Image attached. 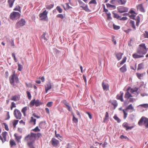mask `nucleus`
Instances as JSON below:
<instances>
[{"label": "nucleus", "instance_id": "obj_53", "mask_svg": "<svg viewBox=\"0 0 148 148\" xmlns=\"http://www.w3.org/2000/svg\"><path fill=\"white\" fill-rule=\"evenodd\" d=\"M89 4H93L96 5L97 4V2H96V0H91L89 2Z\"/></svg>", "mask_w": 148, "mask_h": 148}, {"label": "nucleus", "instance_id": "obj_2", "mask_svg": "<svg viewBox=\"0 0 148 148\" xmlns=\"http://www.w3.org/2000/svg\"><path fill=\"white\" fill-rule=\"evenodd\" d=\"M36 134L31 133L25 138V140L27 143L34 142L36 138Z\"/></svg>", "mask_w": 148, "mask_h": 148}, {"label": "nucleus", "instance_id": "obj_9", "mask_svg": "<svg viewBox=\"0 0 148 148\" xmlns=\"http://www.w3.org/2000/svg\"><path fill=\"white\" fill-rule=\"evenodd\" d=\"M14 114L16 119H21V114L19 110L17 109L15 110L14 112Z\"/></svg>", "mask_w": 148, "mask_h": 148}, {"label": "nucleus", "instance_id": "obj_51", "mask_svg": "<svg viewBox=\"0 0 148 148\" xmlns=\"http://www.w3.org/2000/svg\"><path fill=\"white\" fill-rule=\"evenodd\" d=\"M78 2L80 5V7L81 8L82 6H84L86 5L80 0H79Z\"/></svg>", "mask_w": 148, "mask_h": 148}, {"label": "nucleus", "instance_id": "obj_42", "mask_svg": "<svg viewBox=\"0 0 148 148\" xmlns=\"http://www.w3.org/2000/svg\"><path fill=\"white\" fill-rule=\"evenodd\" d=\"M114 14V17L115 18H116L118 19H120L121 16H119L118 14H117L114 13H113Z\"/></svg>", "mask_w": 148, "mask_h": 148}, {"label": "nucleus", "instance_id": "obj_63", "mask_svg": "<svg viewBox=\"0 0 148 148\" xmlns=\"http://www.w3.org/2000/svg\"><path fill=\"white\" fill-rule=\"evenodd\" d=\"M14 10L16 11H20V7L18 6V7H17L16 8H14Z\"/></svg>", "mask_w": 148, "mask_h": 148}, {"label": "nucleus", "instance_id": "obj_22", "mask_svg": "<svg viewBox=\"0 0 148 148\" xmlns=\"http://www.w3.org/2000/svg\"><path fill=\"white\" fill-rule=\"evenodd\" d=\"M128 110H132L133 111H135V110L134 109L133 107V106L132 104H130L125 109V110L127 111Z\"/></svg>", "mask_w": 148, "mask_h": 148}, {"label": "nucleus", "instance_id": "obj_20", "mask_svg": "<svg viewBox=\"0 0 148 148\" xmlns=\"http://www.w3.org/2000/svg\"><path fill=\"white\" fill-rule=\"evenodd\" d=\"M20 97L19 96L16 95H15L14 96H12L11 98V100L14 101H17L19 100Z\"/></svg>", "mask_w": 148, "mask_h": 148}, {"label": "nucleus", "instance_id": "obj_35", "mask_svg": "<svg viewBox=\"0 0 148 148\" xmlns=\"http://www.w3.org/2000/svg\"><path fill=\"white\" fill-rule=\"evenodd\" d=\"M27 110V108L26 107H24L21 110L22 112L23 113L24 115L25 116V112Z\"/></svg>", "mask_w": 148, "mask_h": 148}, {"label": "nucleus", "instance_id": "obj_32", "mask_svg": "<svg viewBox=\"0 0 148 148\" xmlns=\"http://www.w3.org/2000/svg\"><path fill=\"white\" fill-rule=\"evenodd\" d=\"M106 6L107 8H112L114 9L116 8V6L114 5H110L109 3H108L106 4Z\"/></svg>", "mask_w": 148, "mask_h": 148}, {"label": "nucleus", "instance_id": "obj_16", "mask_svg": "<svg viewBox=\"0 0 148 148\" xmlns=\"http://www.w3.org/2000/svg\"><path fill=\"white\" fill-rule=\"evenodd\" d=\"M123 93L122 92H120V95H117L116 98L117 99L120 100L121 101L123 102Z\"/></svg>", "mask_w": 148, "mask_h": 148}, {"label": "nucleus", "instance_id": "obj_60", "mask_svg": "<svg viewBox=\"0 0 148 148\" xmlns=\"http://www.w3.org/2000/svg\"><path fill=\"white\" fill-rule=\"evenodd\" d=\"M12 57H13L14 58V60L16 62L17 61V60L16 58L15 54L14 53H12Z\"/></svg>", "mask_w": 148, "mask_h": 148}, {"label": "nucleus", "instance_id": "obj_45", "mask_svg": "<svg viewBox=\"0 0 148 148\" xmlns=\"http://www.w3.org/2000/svg\"><path fill=\"white\" fill-rule=\"evenodd\" d=\"M56 9L60 13H61L62 12V10L59 6L57 7Z\"/></svg>", "mask_w": 148, "mask_h": 148}, {"label": "nucleus", "instance_id": "obj_41", "mask_svg": "<svg viewBox=\"0 0 148 148\" xmlns=\"http://www.w3.org/2000/svg\"><path fill=\"white\" fill-rule=\"evenodd\" d=\"M32 130L35 132H39L40 131V130L38 128V126H36L34 129H32Z\"/></svg>", "mask_w": 148, "mask_h": 148}, {"label": "nucleus", "instance_id": "obj_17", "mask_svg": "<svg viewBox=\"0 0 148 148\" xmlns=\"http://www.w3.org/2000/svg\"><path fill=\"white\" fill-rule=\"evenodd\" d=\"M133 58H141L143 57L144 56L138 54L137 53L133 54L132 55Z\"/></svg>", "mask_w": 148, "mask_h": 148}, {"label": "nucleus", "instance_id": "obj_4", "mask_svg": "<svg viewBox=\"0 0 148 148\" xmlns=\"http://www.w3.org/2000/svg\"><path fill=\"white\" fill-rule=\"evenodd\" d=\"M20 14L18 12H13L10 15V18L12 20L17 19L20 16Z\"/></svg>", "mask_w": 148, "mask_h": 148}, {"label": "nucleus", "instance_id": "obj_39", "mask_svg": "<svg viewBox=\"0 0 148 148\" xmlns=\"http://www.w3.org/2000/svg\"><path fill=\"white\" fill-rule=\"evenodd\" d=\"M10 145L11 147L16 145V144L13 140H10Z\"/></svg>", "mask_w": 148, "mask_h": 148}, {"label": "nucleus", "instance_id": "obj_50", "mask_svg": "<svg viewBox=\"0 0 148 148\" xmlns=\"http://www.w3.org/2000/svg\"><path fill=\"white\" fill-rule=\"evenodd\" d=\"M27 93L28 99L29 100H31V95L30 92L28 91H27Z\"/></svg>", "mask_w": 148, "mask_h": 148}, {"label": "nucleus", "instance_id": "obj_58", "mask_svg": "<svg viewBox=\"0 0 148 148\" xmlns=\"http://www.w3.org/2000/svg\"><path fill=\"white\" fill-rule=\"evenodd\" d=\"M57 17L58 18H60L62 19H63L64 18V16L63 15V14H58L57 16Z\"/></svg>", "mask_w": 148, "mask_h": 148}, {"label": "nucleus", "instance_id": "obj_13", "mask_svg": "<svg viewBox=\"0 0 148 148\" xmlns=\"http://www.w3.org/2000/svg\"><path fill=\"white\" fill-rule=\"evenodd\" d=\"M122 126L123 127L125 128L126 130H131L134 128V126H133L130 127L129 126L127 122H124L123 123L122 125Z\"/></svg>", "mask_w": 148, "mask_h": 148}, {"label": "nucleus", "instance_id": "obj_52", "mask_svg": "<svg viewBox=\"0 0 148 148\" xmlns=\"http://www.w3.org/2000/svg\"><path fill=\"white\" fill-rule=\"evenodd\" d=\"M18 70L19 71H21L23 69L22 65L19 63H18Z\"/></svg>", "mask_w": 148, "mask_h": 148}, {"label": "nucleus", "instance_id": "obj_14", "mask_svg": "<svg viewBox=\"0 0 148 148\" xmlns=\"http://www.w3.org/2000/svg\"><path fill=\"white\" fill-rule=\"evenodd\" d=\"M45 88L46 92L47 93L48 91L51 88V84L49 82L47 83L45 85Z\"/></svg>", "mask_w": 148, "mask_h": 148}, {"label": "nucleus", "instance_id": "obj_19", "mask_svg": "<svg viewBox=\"0 0 148 148\" xmlns=\"http://www.w3.org/2000/svg\"><path fill=\"white\" fill-rule=\"evenodd\" d=\"M129 89H127V91L126 93H125V98H127V99H128L130 97H132V95L129 92Z\"/></svg>", "mask_w": 148, "mask_h": 148}, {"label": "nucleus", "instance_id": "obj_40", "mask_svg": "<svg viewBox=\"0 0 148 148\" xmlns=\"http://www.w3.org/2000/svg\"><path fill=\"white\" fill-rule=\"evenodd\" d=\"M140 106H141L145 108H148V104L145 103L142 104H140V105L139 106H138V107H139Z\"/></svg>", "mask_w": 148, "mask_h": 148}, {"label": "nucleus", "instance_id": "obj_12", "mask_svg": "<svg viewBox=\"0 0 148 148\" xmlns=\"http://www.w3.org/2000/svg\"><path fill=\"white\" fill-rule=\"evenodd\" d=\"M50 142L52 145L54 146H57L59 143V141L54 138H52Z\"/></svg>", "mask_w": 148, "mask_h": 148}, {"label": "nucleus", "instance_id": "obj_6", "mask_svg": "<svg viewBox=\"0 0 148 148\" xmlns=\"http://www.w3.org/2000/svg\"><path fill=\"white\" fill-rule=\"evenodd\" d=\"M25 21L23 18H21L18 22H17L16 24V27L18 28L20 27H22L24 25L25 23Z\"/></svg>", "mask_w": 148, "mask_h": 148}, {"label": "nucleus", "instance_id": "obj_5", "mask_svg": "<svg viewBox=\"0 0 148 148\" xmlns=\"http://www.w3.org/2000/svg\"><path fill=\"white\" fill-rule=\"evenodd\" d=\"M48 12L45 10L42 13L40 14L39 16L41 20L46 21L47 20V14Z\"/></svg>", "mask_w": 148, "mask_h": 148}, {"label": "nucleus", "instance_id": "obj_28", "mask_svg": "<svg viewBox=\"0 0 148 148\" xmlns=\"http://www.w3.org/2000/svg\"><path fill=\"white\" fill-rule=\"evenodd\" d=\"M145 73L144 74V73L140 74V73H137L136 74V75L138 77V79H141V77H143L144 76V75H145Z\"/></svg>", "mask_w": 148, "mask_h": 148}, {"label": "nucleus", "instance_id": "obj_27", "mask_svg": "<svg viewBox=\"0 0 148 148\" xmlns=\"http://www.w3.org/2000/svg\"><path fill=\"white\" fill-rule=\"evenodd\" d=\"M34 143V142L27 143V145L30 148H35L33 145Z\"/></svg>", "mask_w": 148, "mask_h": 148}, {"label": "nucleus", "instance_id": "obj_46", "mask_svg": "<svg viewBox=\"0 0 148 148\" xmlns=\"http://www.w3.org/2000/svg\"><path fill=\"white\" fill-rule=\"evenodd\" d=\"M127 58L126 57H125L120 62V64L122 65L125 62Z\"/></svg>", "mask_w": 148, "mask_h": 148}, {"label": "nucleus", "instance_id": "obj_21", "mask_svg": "<svg viewBox=\"0 0 148 148\" xmlns=\"http://www.w3.org/2000/svg\"><path fill=\"white\" fill-rule=\"evenodd\" d=\"M14 136L16 140L17 141L18 143L20 142V139L21 138V136H18L17 134H14Z\"/></svg>", "mask_w": 148, "mask_h": 148}, {"label": "nucleus", "instance_id": "obj_43", "mask_svg": "<svg viewBox=\"0 0 148 148\" xmlns=\"http://www.w3.org/2000/svg\"><path fill=\"white\" fill-rule=\"evenodd\" d=\"M122 111L124 114V119H125L127 117V113L125 112L126 111L125 110L123 109Z\"/></svg>", "mask_w": 148, "mask_h": 148}, {"label": "nucleus", "instance_id": "obj_47", "mask_svg": "<svg viewBox=\"0 0 148 148\" xmlns=\"http://www.w3.org/2000/svg\"><path fill=\"white\" fill-rule=\"evenodd\" d=\"M18 121V120H14L13 122V125L14 127H16V125L17 124Z\"/></svg>", "mask_w": 148, "mask_h": 148}, {"label": "nucleus", "instance_id": "obj_57", "mask_svg": "<svg viewBox=\"0 0 148 148\" xmlns=\"http://www.w3.org/2000/svg\"><path fill=\"white\" fill-rule=\"evenodd\" d=\"M106 14L107 16V18L108 19L112 18L111 16V14L110 12H108V13H107Z\"/></svg>", "mask_w": 148, "mask_h": 148}, {"label": "nucleus", "instance_id": "obj_3", "mask_svg": "<svg viewBox=\"0 0 148 148\" xmlns=\"http://www.w3.org/2000/svg\"><path fill=\"white\" fill-rule=\"evenodd\" d=\"M143 122H144V124L145 127L148 128V119L145 116H142L138 121V124L140 125Z\"/></svg>", "mask_w": 148, "mask_h": 148}, {"label": "nucleus", "instance_id": "obj_54", "mask_svg": "<svg viewBox=\"0 0 148 148\" xmlns=\"http://www.w3.org/2000/svg\"><path fill=\"white\" fill-rule=\"evenodd\" d=\"M53 102L52 101H50L48 102L47 104V106L48 107H51L52 106Z\"/></svg>", "mask_w": 148, "mask_h": 148}, {"label": "nucleus", "instance_id": "obj_49", "mask_svg": "<svg viewBox=\"0 0 148 148\" xmlns=\"http://www.w3.org/2000/svg\"><path fill=\"white\" fill-rule=\"evenodd\" d=\"M143 65L142 63H140L138 65V70H140L143 68Z\"/></svg>", "mask_w": 148, "mask_h": 148}, {"label": "nucleus", "instance_id": "obj_7", "mask_svg": "<svg viewBox=\"0 0 148 148\" xmlns=\"http://www.w3.org/2000/svg\"><path fill=\"white\" fill-rule=\"evenodd\" d=\"M30 105L32 106L34 105L36 107L42 104V103L40 102L39 100L37 99L35 100V99L31 101L30 103Z\"/></svg>", "mask_w": 148, "mask_h": 148}, {"label": "nucleus", "instance_id": "obj_36", "mask_svg": "<svg viewBox=\"0 0 148 148\" xmlns=\"http://www.w3.org/2000/svg\"><path fill=\"white\" fill-rule=\"evenodd\" d=\"M113 118L116 121H117L118 123H119L121 122V120L116 115H114Z\"/></svg>", "mask_w": 148, "mask_h": 148}, {"label": "nucleus", "instance_id": "obj_25", "mask_svg": "<svg viewBox=\"0 0 148 148\" xmlns=\"http://www.w3.org/2000/svg\"><path fill=\"white\" fill-rule=\"evenodd\" d=\"M7 132H3L2 134V135L3 136V142L6 141V137L7 135Z\"/></svg>", "mask_w": 148, "mask_h": 148}, {"label": "nucleus", "instance_id": "obj_38", "mask_svg": "<svg viewBox=\"0 0 148 148\" xmlns=\"http://www.w3.org/2000/svg\"><path fill=\"white\" fill-rule=\"evenodd\" d=\"M47 34L46 33H44L41 36V38L42 39H44L45 40H47V39L45 37V36Z\"/></svg>", "mask_w": 148, "mask_h": 148}, {"label": "nucleus", "instance_id": "obj_31", "mask_svg": "<svg viewBox=\"0 0 148 148\" xmlns=\"http://www.w3.org/2000/svg\"><path fill=\"white\" fill-rule=\"evenodd\" d=\"M138 89V88L136 87L131 88V89L130 92L132 93H134V92H137Z\"/></svg>", "mask_w": 148, "mask_h": 148}, {"label": "nucleus", "instance_id": "obj_18", "mask_svg": "<svg viewBox=\"0 0 148 148\" xmlns=\"http://www.w3.org/2000/svg\"><path fill=\"white\" fill-rule=\"evenodd\" d=\"M137 8L138 10L142 12H145V10L142 4H139L137 6Z\"/></svg>", "mask_w": 148, "mask_h": 148}, {"label": "nucleus", "instance_id": "obj_10", "mask_svg": "<svg viewBox=\"0 0 148 148\" xmlns=\"http://www.w3.org/2000/svg\"><path fill=\"white\" fill-rule=\"evenodd\" d=\"M127 2L126 0H111L110 2L113 4H115L118 2L119 4L123 5L125 4Z\"/></svg>", "mask_w": 148, "mask_h": 148}, {"label": "nucleus", "instance_id": "obj_55", "mask_svg": "<svg viewBox=\"0 0 148 148\" xmlns=\"http://www.w3.org/2000/svg\"><path fill=\"white\" fill-rule=\"evenodd\" d=\"M73 121L75 123H77L78 121V119L76 118L74 115L73 116Z\"/></svg>", "mask_w": 148, "mask_h": 148}, {"label": "nucleus", "instance_id": "obj_15", "mask_svg": "<svg viewBox=\"0 0 148 148\" xmlns=\"http://www.w3.org/2000/svg\"><path fill=\"white\" fill-rule=\"evenodd\" d=\"M102 86L104 90L106 91L109 90V85L107 83H105L103 82L102 83Z\"/></svg>", "mask_w": 148, "mask_h": 148}, {"label": "nucleus", "instance_id": "obj_23", "mask_svg": "<svg viewBox=\"0 0 148 148\" xmlns=\"http://www.w3.org/2000/svg\"><path fill=\"white\" fill-rule=\"evenodd\" d=\"M120 70L122 72H124L126 71V65L125 64L122 67L120 68Z\"/></svg>", "mask_w": 148, "mask_h": 148}, {"label": "nucleus", "instance_id": "obj_62", "mask_svg": "<svg viewBox=\"0 0 148 148\" xmlns=\"http://www.w3.org/2000/svg\"><path fill=\"white\" fill-rule=\"evenodd\" d=\"M120 138L121 139H128V138L127 137L125 136H124L123 135H122L120 137Z\"/></svg>", "mask_w": 148, "mask_h": 148}, {"label": "nucleus", "instance_id": "obj_29", "mask_svg": "<svg viewBox=\"0 0 148 148\" xmlns=\"http://www.w3.org/2000/svg\"><path fill=\"white\" fill-rule=\"evenodd\" d=\"M81 8H82L86 12H88L89 10L88 8V6L87 5H86L84 6H82Z\"/></svg>", "mask_w": 148, "mask_h": 148}, {"label": "nucleus", "instance_id": "obj_33", "mask_svg": "<svg viewBox=\"0 0 148 148\" xmlns=\"http://www.w3.org/2000/svg\"><path fill=\"white\" fill-rule=\"evenodd\" d=\"M36 120L32 116L31 117V119L30 120V122H33V125H35L36 124Z\"/></svg>", "mask_w": 148, "mask_h": 148}, {"label": "nucleus", "instance_id": "obj_30", "mask_svg": "<svg viewBox=\"0 0 148 148\" xmlns=\"http://www.w3.org/2000/svg\"><path fill=\"white\" fill-rule=\"evenodd\" d=\"M135 20L136 21V25L138 26L139 25V23L140 22V18L139 16H137L136 17Z\"/></svg>", "mask_w": 148, "mask_h": 148}, {"label": "nucleus", "instance_id": "obj_56", "mask_svg": "<svg viewBox=\"0 0 148 148\" xmlns=\"http://www.w3.org/2000/svg\"><path fill=\"white\" fill-rule=\"evenodd\" d=\"M2 125H3L5 126V129L6 130H9V129L8 128V125L5 123H3Z\"/></svg>", "mask_w": 148, "mask_h": 148}, {"label": "nucleus", "instance_id": "obj_26", "mask_svg": "<svg viewBox=\"0 0 148 148\" xmlns=\"http://www.w3.org/2000/svg\"><path fill=\"white\" fill-rule=\"evenodd\" d=\"M123 54L121 53H118L116 54V56L118 60H119L121 58Z\"/></svg>", "mask_w": 148, "mask_h": 148}, {"label": "nucleus", "instance_id": "obj_8", "mask_svg": "<svg viewBox=\"0 0 148 148\" xmlns=\"http://www.w3.org/2000/svg\"><path fill=\"white\" fill-rule=\"evenodd\" d=\"M16 83H17L18 81V78L17 76H14V75H12L9 77L10 82L11 85H14V80Z\"/></svg>", "mask_w": 148, "mask_h": 148}, {"label": "nucleus", "instance_id": "obj_11", "mask_svg": "<svg viewBox=\"0 0 148 148\" xmlns=\"http://www.w3.org/2000/svg\"><path fill=\"white\" fill-rule=\"evenodd\" d=\"M117 9L119 12L120 13L127 12L128 11L127 8L123 6L119 7L117 8Z\"/></svg>", "mask_w": 148, "mask_h": 148}, {"label": "nucleus", "instance_id": "obj_44", "mask_svg": "<svg viewBox=\"0 0 148 148\" xmlns=\"http://www.w3.org/2000/svg\"><path fill=\"white\" fill-rule=\"evenodd\" d=\"M112 104L114 106V107L115 108L118 105V103L116 100L114 101L112 103Z\"/></svg>", "mask_w": 148, "mask_h": 148}, {"label": "nucleus", "instance_id": "obj_24", "mask_svg": "<svg viewBox=\"0 0 148 148\" xmlns=\"http://www.w3.org/2000/svg\"><path fill=\"white\" fill-rule=\"evenodd\" d=\"M15 0H8V3L9 5V7L10 8H12Z\"/></svg>", "mask_w": 148, "mask_h": 148}, {"label": "nucleus", "instance_id": "obj_48", "mask_svg": "<svg viewBox=\"0 0 148 148\" xmlns=\"http://www.w3.org/2000/svg\"><path fill=\"white\" fill-rule=\"evenodd\" d=\"M113 27L114 29L115 30H118L120 28V27L115 25L114 24L113 25Z\"/></svg>", "mask_w": 148, "mask_h": 148}, {"label": "nucleus", "instance_id": "obj_34", "mask_svg": "<svg viewBox=\"0 0 148 148\" xmlns=\"http://www.w3.org/2000/svg\"><path fill=\"white\" fill-rule=\"evenodd\" d=\"M109 117V114L107 112H106V113L105 116V118L104 119V122H106L107 119H108Z\"/></svg>", "mask_w": 148, "mask_h": 148}, {"label": "nucleus", "instance_id": "obj_1", "mask_svg": "<svg viewBox=\"0 0 148 148\" xmlns=\"http://www.w3.org/2000/svg\"><path fill=\"white\" fill-rule=\"evenodd\" d=\"M139 46L140 47L137 49V53L142 55L145 54L147 52V50L145 44L142 43L140 44Z\"/></svg>", "mask_w": 148, "mask_h": 148}, {"label": "nucleus", "instance_id": "obj_61", "mask_svg": "<svg viewBox=\"0 0 148 148\" xmlns=\"http://www.w3.org/2000/svg\"><path fill=\"white\" fill-rule=\"evenodd\" d=\"M32 116L34 117H36V118H37V119H39L40 117V116H38L37 115H36V114L35 113H33V114Z\"/></svg>", "mask_w": 148, "mask_h": 148}, {"label": "nucleus", "instance_id": "obj_59", "mask_svg": "<svg viewBox=\"0 0 148 148\" xmlns=\"http://www.w3.org/2000/svg\"><path fill=\"white\" fill-rule=\"evenodd\" d=\"M144 36L145 38H148V32L147 31H145Z\"/></svg>", "mask_w": 148, "mask_h": 148}, {"label": "nucleus", "instance_id": "obj_64", "mask_svg": "<svg viewBox=\"0 0 148 148\" xmlns=\"http://www.w3.org/2000/svg\"><path fill=\"white\" fill-rule=\"evenodd\" d=\"M130 18L131 19H135L136 18H135V16L133 14H131L130 16Z\"/></svg>", "mask_w": 148, "mask_h": 148}, {"label": "nucleus", "instance_id": "obj_37", "mask_svg": "<svg viewBox=\"0 0 148 148\" xmlns=\"http://www.w3.org/2000/svg\"><path fill=\"white\" fill-rule=\"evenodd\" d=\"M54 6V4H51L49 5H47L46 6V7L47 9L50 10L52 8H53Z\"/></svg>", "mask_w": 148, "mask_h": 148}]
</instances>
